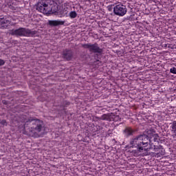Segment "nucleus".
<instances>
[{"label": "nucleus", "mask_w": 176, "mask_h": 176, "mask_svg": "<svg viewBox=\"0 0 176 176\" xmlns=\"http://www.w3.org/2000/svg\"><path fill=\"white\" fill-rule=\"evenodd\" d=\"M38 34V31L32 30L27 28H19L16 30H11L10 34L12 36H28L34 38Z\"/></svg>", "instance_id": "3"}, {"label": "nucleus", "mask_w": 176, "mask_h": 176, "mask_svg": "<svg viewBox=\"0 0 176 176\" xmlns=\"http://www.w3.org/2000/svg\"><path fill=\"white\" fill-rule=\"evenodd\" d=\"M0 123L2 126H8V122H6V120H2Z\"/></svg>", "instance_id": "18"}, {"label": "nucleus", "mask_w": 176, "mask_h": 176, "mask_svg": "<svg viewBox=\"0 0 176 176\" xmlns=\"http://www.w3.org/2000/svg\"><path fill=\"white\" fill-rule=\"evenodd\" d=\"M58 2V0H41L35 5V8L43 14H54L60 17L67 16L68 11L65 8L60 10Z\"/></svg>", "instance_id": "1"}, {"label": "nucleus", "mask_w": 176, "mask_h": 176, "mask_svg": "<svg viewBox=\"0 0 176 176\" xmlns=\"http://www.w3.org/2000/svg\"><path fill=\"white\" fill-rule=\"evenodd\" d=\"M113 13L116 16H123L127 13V8L125 6L118 4L113 8Z\"/></svg>", "instance_id": "8"}, {"label": "nucleus", "mask_w": 176, "mask_h": 176, "mask_svg": "<svg viewBox=\"0 0 176 176\" xmlns=\"http://www.w3.org/2000/svg\"><path fill=\"white\" fill-rule=\"evenodd\" d=\"M135 14H132L130 16H129L127 19L128 20L131 21H134V20H135Z\"/></svg>", "instance_id": "16"}, {"label": "nucleus", "mask_w": 176, "mask_h": 176, "mask_svg": "<svg viewBox=\"0 0 176 176\" xmlns=\"http://www.w3.org/2000/svg\"><path fill=\"white\" fill-rule=\"evenodd\" d=\"M117 53L118 54H123V51H120V50H117Z\"/></svg>", "instance_id": "23"}, {"label": "nucleus", "mask_w": 176, "mask_h": 176, "mask_svg": "<svg viewBox=\"0 0 176 176\" xmlns=\"http://www.w3.org/2000/svg\"><path fill=\"white\" fill-rule=\"evenodd\" d=\"M170 127L172 129V131L173 134L176 133V121H173V122L170 123Z\"/></svg>", "instance_id": "14"}, {"label": "nucleus", "mask_w": 176, "mask_h": 176, "mask_svg": "<svg viewBox=\"0 0 176 176\" xmlns=\"http://www.w3.org/2000/svg\"><path fill=\"white\" fill-rule=\"evenodd\" d=\"M2 65H5V60L0 58V67H2Z\"/></svg>", "instance_id": "20"}, {"label": "nucleus", "mask_w": 176, "mask_h": 176, "mask_svg": "<svg viewBox=\"0 0 176 176\" xmlns=\"http://www.w3.org/2000/svg\"><path fill=\"white\" fill-rule=\"evenodd\" d=\"M48 24L50 27H57L58 25H64V24H65V21H48Z\"/></svg>", "instance_id": "11"}, {"label": "nucleus", "mask_w": 176, "mask_h": 176, "mask_svg": "<svg viewBox=\"0 0 176 176\" xmlns=\"http://www.w3.org/2000/svg\"><path fill=\"white\" fill-rule=\"evenodd\" d=\"M175 136L176 137V133H175Z\"/></svg>", "instance_id": "27"}, {"label": "nucleus", "mask_w": 176, "mask_h": 176, "mask_svg": "<svg viewBox=\"0 0 176 176\" xmlns=\"http://www.w3.org/2000/svg\"><path fill=\"white\" fill-rule=\"evenodd\" d=\"M154 146L153 149H154L155 152H158L159 149H160V148H159L158 146Z\"/></svg>", "instance_id": "21"}, {"label": "nucleus", "mask_w": 176, "mask_h": 176, "mask_svg": "<svg viewBox=\"0 0 176 176\" xmlns=\"http://www.w3.org/2000/svg\"><path fill=\"white\" fill-rule=\"evenodd\" d=\"M74 57V52L71 50L65 49L62 52V58L66 61H71Z\"/></svg>", "instance_id": "9"}, {"label": "nucleus", "mask_w": 176, "mask_h": 176, "mask_svg": "<svg viewBox=\"0 0 176 176\" xmlns=\"http://www.w3.org/2000/svg\"><path fill=\"white\" fill-rule=\"evenodd\" d=\"M94 63H98V64H101V61H100L99 60H96V61H95Z\"/></svg>", "instance_id": "25"}, {"label": "nucleus", "mask_w": 176, "mask_h": 176, "mask_svg": "<svg viewBox=\"0 0 176 176\" xmlns=\"http://www.w3.org/2000/svg\"><path fill=\"white\" fill-rule=\"evenodd\" d=\"M69 16L71 19H76V16H78V14L76 11H72L69 12Z\"/></svg>", "instance_id": "15"}, {"label": "nucleus", "mask_w": 176, "mask_h": 176, "mask_svg": "<svg viewBox=\"0 0 176 176\" xmlns=\"http://www.w3.org/2000/svg\"><path fill=\"white\" fill-rule=\"evenodd\" d=\"M81 46L83 47V49H88L90 53H98V54H102V52H104V50L100 48V46H98V43H97L94 44L90 43L82 44Z\"/></svg>", "instance_id": "5"}, {"label": "nucleus", "mask_w": 176, "mask_h": 176, "mask_svg": "<svg viewBox=\"0 0 176 176\" xmlns=\"http://www.w3.org/2000/svg\"><path fill=\"white\" fill-rule=\"evenodd\" d=\"M129 145V148H133L135 149L132 151V153H141L144 152V147H142L141 144V140L139 135L132 138L130 141Z\"/></svg>", "instance_id": "4"}, {"label": "nucleus", "mask_w": 176, "mask_h": 176, "mask_svg": "<svg viewBox=\"0 0 176 176\" xmlns=\"http://www.w3.org/2000/svg\"><path fill=\"white\" fill-rule=\"evenodd\" d=\"M148 137H149V142H152V141H154V142H159V135L149 131Z\"/></svg>", "instance_id": "12"}, {"label": "nucleus", "mask_w": 176, "mask_h": 176, "mask_svg": "<svg viewBox=\"0 0 176 176\" xmlns=\"http://www.w3.org/2000/svg\"><path fill=\"white\" fill-rule=\"evenodd\" d=\"M10 24V21L6 19L4 16H0V29L6 30Z\"/></svg>", "instance_id": "10"}, {"label": "nucleus", "mask_w": 176, "mask_h": 176, "mask_svg": "<svg viewBox=\"0 0 176 176\" xmlns=\"http://www.w3.org/2000/svg\"><path fill=\"white\" fill-rule=\"evenodd\" d=\"M170 74H174L175 75H176V67L170 68Z\"/></svg>", "instance_id": "17"}, {"label": "nucleus", "mask_w": 176, "mask_h": 176, "mask_svg": "<svg viewBox=\"0 0 176 176\" xmlns=\"http://www.w3.org/2000/svg\"><path fill=\"white\" fill-rule=\"evenodd\" d=\"M119 116L115 115L113 113L103 114L100 118V120H107V122H119L120 120Z\"/></svg>", "instance_id": "7"}, {"label": "nucleus", "mask_w": 176, "mask_h": 176, "mask_svg": "<svg viewBox=\"0 0 176 176\" xmlns=\"http://www.w3.org/2000/svg\"><path fill=\"white\" fill-rule=\"evenodd\" d=\"M3 104L4 105H8V101H6V100H3Z\"/></svg>", "instance_id": "24"}, {"label": "nucleus", "mask_w": 176, "mask_h": 176, "mask_svg": "<svg viewBox=\"0 0 176 176\" xmlns=\"http://www.w3.org/2000/svg\"><path fill=\"white\" fill-rule=\"evenodd\" d=\"M30 126L31 130H30V135L31 137H34V138H39L45 134L46 131V127L45 126V123L43 121L38 119H34V118L30 117L25 121L24 129Z\"/></svg>", "instance_id": "2"}, {"label": "nucleus", "mask_w": 176, "mask_h": 176, "mask_svg": "<svg viewBox=\"0 0 176 176\" xmlns=\"http://www.w3.org/2000/svg\"><path fill=\"white\" fill-rule=\"evenodd\" d=\"M107 9H108L109 12H112L113 8H112V6H108Z\"/></svg>", "instance_id": "22"}, {"label": "nucleus", "mask_w": 176, "mask_h": 176, "mask_svg": "<svg viewBox=\"0 0 176 176\" xmlns=\"http://www.w3.org/2000/svg\"><path fill=\"white\" fill-rule=\"evenodd\" d=\"M139 139L140 140L141 145L143 148V151L149 152L151 147L146 148L149 145V131L147 132V135H139Z\"/></svg>", "instance_id": "6"}, {"label": "nucleus", "mask_w": 176, "mask_h": 176, "mask_svg": "<svg viewBox=\"0 0 176 176\" xmlns=\"http://www.w3.org/2000/svg\"><path fill=\"white\" fill-rule=\"evenodd\" d=\"M63 105H64V107H68L69 105H71V102L65 100L63 102Z\"/></svg>", "instance_id": "19"}, {"label": "nucleus", "mask_w": 176, "mask_h": 176, "mask_svg": "<svg viewBox=\"0 0 176 176\" xmlns=\"http://www.w3.org/2000/svg\"><path fill=\"white\" fill-rule=\"evenodd\" d=\"M123 133H124L125 137L129 138L131 135H133L134 133H135V131L133 129H132L131 127L126 126L125 129L123 130Z\"/></svg>", "instance_id": "13"}, {"label": "nucleus", "mask_w": 176, "mask_h": 176, "mask_svg": "<svg viewBox=\"0 0 176 176\" xmlns=\"http://www.w3.org/2000/svg\"><path fill=\"white\" fill-rule=\"evenodd\" d=\"M63 111H65V108H63Z\"/></svg>", "instance_id": "26"}]
</instances>
